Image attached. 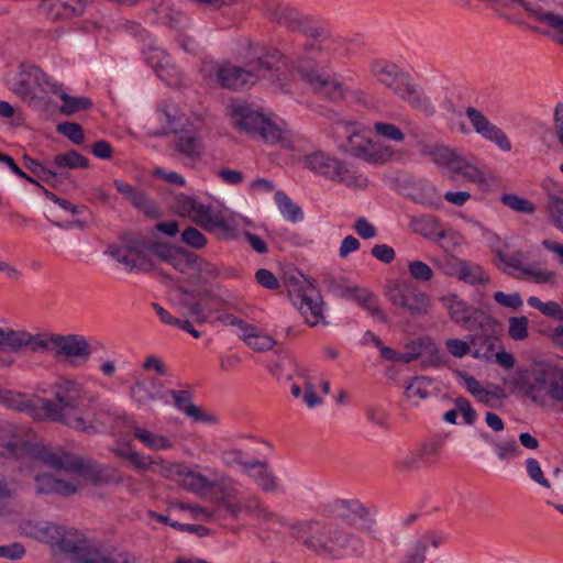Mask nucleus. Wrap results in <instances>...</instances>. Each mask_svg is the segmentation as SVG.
<instances>
[{
    "label": "nucleus",
    "instance_id": "nucleus-33",
    "mask_svg": "<svg viewBox=\"0 0 563 563\" xmlns=\"http://www.w3.org/2000/svg\"><path fill=\"white\" fill-rule=\"evenodd\" d=\"M222 496L218 499V506L223 508L232 518H239L243 512L242 501L234 503L238 496V489L234 482L230 477H222L218 489Z\"/></svg>",
    "mask_w": 563,
    "mask_h": 563
},
{
    "label": "nucleus",
    "instance_id": "nucleus-7",
    "mask_svg": "<svg viewBox=\"0 0 563 563\" xmlns=\"http://www.w3.org/2000/svg\"><path fill=\"white\" fill-rule=\"evenodd\" d=\"M234 129L267 144L283 141V130L267 115L246 101L232 102L227 108Z\"/></svg>",
    "mask_w": 563,
    "mask_h": 563
},
{
    "label": "nucleus",
    "instance_id": "nucleus-37",
    "mask_svg": "<svg viewBox=\"0 0 563 563\" xmlns=\"http://www.w3.org/2000/svg\"><path fill=\"white\" fill-rule=\"evenodd\" d=\"M130 396L137 406H143L156 400L168 404L166 394H158V391L152 389L144 379L136 380L130 387Z\"/></svg>",
    "mask_w": 563,
    "mask_h": 563
},
{
    "label": "nucleus",
    "instance_id": "nucleus-15",
    "mask_svg": "<svg viewBox=\"0 0 563 563\" xmlns=\"http://www.w3.org/2000/svg\"><path fill=\"white\" fill-rule=\"evenodd\" d=\"M341 148L351 156L377 165L390 161L394 156L390 146L375 143L355 130L349 134Z\"/></svg>",
    "mask_w": 563,
    "mask_h": 563
},
{
    "label": "nucleus",
    "instance_id": "nucleus-16",
    "mask_svg": "<svg viewBox=\"0 0 563 563\" xmlns=\"http://www.w3.org/2000/svg\"><path fill=\"white\" fill-rule=\"evenodd\" d=\"M430 154L438 166L448 168L454 174L463 175L473 183L483 180L482 170L471 164L457 150L445 145H435Z\"/></svg>",
    "mask_w": 563,
    "mask_h": 563
},
{
    "label": "nucleus",
    "instance_id": "nucleus-52",
    "mask_svg": "<svg viewBox=\"0 0 563 563\" xmlns=\"http://www.w3.org/2000/svg\"><path fill=\"white\" fill-rule=\"evenodd\" d=\"M475 398L487 407H495L498 401L506 398V395L499 385L490 384L489 388L483 387Z\"/></svg>",
    "mask_w": 563,
    "mask_h": 563
},
{
    "label": "nucleus",
    "instance_id": "nucleus-50",
    "mask_svg": "<svg viewBox=\"0 0 563 563\" xmlns=\"http://www.w3.org/2000/svg\"><path fill=\"white\" fill-rule=\"evenodd\" d=\"M481 135L496 144L501 151L509 152L511 150V142L506 133L494 123H489L488 126L481 133Z\"/></svg>",
    "mask_w": 563,
    "mask_h": 563
},
{
    "label": "nucleus",
    "instance_id": "nucleus-21",
    "mask_svg": "<svg viewBox=\"0 0 563 563\" xmlns=\"http://www.w3.org/2000/svg\"><path fill=\"white\" fill-rule=\"evenodd\" d=\"M170 472L177 476V482L192 494H203L212 489H219L221 484V478H208L185 464H174Z\"/></svg>",
    "mask_w": 563,
    "mask_h": 563
},
{
    "label": "nucleus",
    "instance_id": "nucleus-29",
    "mask_svg": "<svg viewBox=\"0 0 563 563\" xmlns=\"http://www.w3.org/2000/svg\"><path fill=\"white\" fill-rule=\"evenodd\" d=\"M404 101L410 104L417 111L430 117L434 113V107L421 88H419L410 77L406 85L397 93Z\"/></svg>",
    "mask_w": 563,
    "mask_h": 563
},
{
    "label": "nucleus",
    "instance_id": "nucleus-57",
    "mask_svg": "<svg viewBox=\"0 0 563 563\" xmlns=\"http://www.w3.org/2000/svg\"><path fill=\"white\" fill-rule=\"evenodd\" d=\"M128 200L139 210H142L144 213L150 214L153 210H155V205L147 197V195L140 188L135 187Z\"/></svg>",
    "mask_w": 563,
    "mask_h": 563
},
{
    "label": "nucleus",
    "instance_id": "nucleus-56",
    "mask_svg": "<svg viewBox=\"0 0 563 563\" xmlns=\"http://www.w3.org/2000/svg\"><path fill=\"white\" fill-rule=\"evenodd\" d=\"M180 239L183 243L197 250L203 249L208 243L206 235L194 227L186 228Z\"/></svg>",
    "mask_w": 563,
    "mask_h": 563
},
{
    "label": "nucleus",
    "instance_id": "nucleus-25",
    "mask_svg": "<svg viewBox=\"0 0 563 563\" xmlns=\"http://www.w3.org/2000/svg\"><path fill=\"white\" fill-rule=\"evenodd\" d=\"M32 454L36 460L55 470H65L74 473L87 472V466L80 459L71 457L66 453L59 455L44 445L35 446Z\"/></svg>",
    "mask_w": 563,
    "mask_h": 563
},
{
    "label": "nucleus",
    "instance_id": "nucleus-11",
    "mask_svg": "<svg viewBox=\"0 0 563 563\" xmlns=\"http://www.w3.org/2000/svg\"><path fill=\"white\" fill-rule=\"evenodd\" d=\"M36 88L44 92L57 95L60 90V84L54 81L36 65L21 64L14 80L13 92L23 101L33 103L37 98Z\"/></svg>",
    "mask_w": 563,
    "mask_h": 563
},
{
    "label": "nucleus",
    "instance_id": "nucleus-9",
    "mask_svg": "<svg viewBox=\"0 0 563 563\" xmlns=\"http://www.w3.org/2000/svg\"><path fill=\"white\" fill-rule=\"evenodd\" d=\"M331 515L350 527H358L360 530L374 540H380L377 520V509L371 510L358 499H335L330 505Z\"/></svg>",
    "mask_w": 563,
    "mask_h": 563
},
{
    "label": "nucleus",
    "instance_id": "nucleus-4",
    "mask_svg": "<svg viewBox=\"0 0 563 563\" xmlns=\"http://www.w3.org/2000/svg\"><path fill=\"white\" fill-rule=\"evenodd\" d=\"M54 399L38 398V408L53 422L67 426L76 431L92 433L96 427L82 415L86 391L77 380L59 377L52 385Z\"/></svg>",
    "mask_w": 563,
    "mask_h": 563
},
{
    "label": "nucleus",
    "instance_id": "nucleus-46",
    "mask_svg": "<svg viewBox=\"0 0 563 563\" xmlns=\"http://www.w3.org/2000/svg\"><path fill=\"white\" fill-rule=\"evenodd\" d=\"M432 379L427 376H415L406 386L405 396L407 399H427L430 397Z\"/></svg>",
    "mask_w": 563,
    "mask_h": 563
},
{
    "label": "nucleus",
    "instance_id": "nucleus-13",
    "mask_svg": "<svg viewBox=\"0 0 563 563\" xmlns=\"http://www.w3.org/2000/svg\"><path fill=\"white\" fill-rule=\"evenodd\" d=\"M442 305L446 308L451 320L457 325L474 332L475 324L485 330H492L495 324L494 317L481 308H473L455 294H449L440 298Z\"/></svg>",
    "mask_w": 563,
    "mask_h": 563
},
{
    "label": "nucleus",
    "instance_id": "nucleus-34",
    "mask_svg": "<svg viewBox=\"0 0 563 563\" xmlns=\"http://www.w3.org/2000/svg\"><path fill=\"white\" fill-rule=\"evenodd\" d=\"M352 299L363 309H365L373 318L386 323L388 321L387 316L383 312L379 307V300L377 296L367 290L358 287L350 289Z\"/></svg>",
    "mask_w": 563,
    "mask_h": 563
},
{
    "label": "nucleus",
    "instance_id": "nucleus-64",
    "mask_svg": "<svg viewBox=\"0 0 563 563\" xmlns=\"http://www.w3.org/2000/svg\"><path fill=\"white\" fill-rule=\"evenodd\" d=\"M548 209L553 222L563 229V199L558 196L550 197Z\"/></svg>",
    "mask_w": 563,
    "mask_h": 563
},
{
    "label": "nucleus",
    "instance_id": "nucleus-39",
    "mask_svg": "<svg viewBox=\"0 0 563 563\" xmlns=\"http://www.w3.org/2000/svg\"><path fill=\"white\" fill-rule=\"evenodd\" d=\"M275 203L285 220L298 223L303 220V211L299 205L294 202L283 190L275 191Z\"/></svg>",
    "mask_w": 563,
    "mask_h": 563
},
{
    "label": "nucleus",
    "instance_id": "nucleus-18",
    "mask_svg": "<svg viewBox=\"0 0 563 563\" xmlns=\"http://www.w3.org/2000/svg\"><path fill=\"white\" fill-rule=\"evenodd\" d=\"M165 115L170 131L175 134V151L192 163L199 161L205 150L202 139L196 133L180 130L172 114L166 112Z\"/></svg>",
    "mask_w": 563,
    "mask_h": 563
},
{
    "label": "nucleus",
    "instance_id": "nucleus-22",
    "mask_svg": "<svg viewBox=\"0 0 563 563\" xmlns=\"http://www.w3.org/2000/svg\"><path fill=\"white\" fill-rule=\"evenodd\" d=\"M225 320L228 323L238 327L240 338L254 351H269L276 343L271 335L262 332L258 327L251 324L243 319L233 314H228L225 316Z\"/></svg>",
    "mask_w": 563,
    "mask_h": 563
},
{
    "label": "nucleus",
    "instance_id": "nucleus-48",
    "mask_svg": "<svg viewBox=\"0 0 563 563\" xmlns=\"http://www.w3.org/2000/svg\"><path fill=\"white\" fill-rule=\"evenodd\" d=\"M23 165L27 170H30L32 174L31 176H33L38 181L51 179L54 176L52 173L53 166L52 164H47V161L40 162L35 158L24 155Z\"/></svg>",
    "mask_w": 563,
    "mask_h": 563
},
{
    "label": "nucleus",
    "instance_id": "nucleus-17",
    "mask_svg": "<svg viewBox=\"0 0 563 563\" xmlns=\"http://www.w3.org/2000/svg\"><path fill=\"white\" fill-rule=\"evenodd\" d=\"M71 563H137V558L128 550L104 548L86 539L79 556L73 559Z\"/></svg>",
    "mask_w": 563,
    "mask_h": 563
},
{
    "label": "nucleus",
    "instance_id": "nucleus-54",
    "mask_svg": "<svg viewBox=\"0 0 563 563\" xmlns=\"http://www.w3.org/2000/svg\"><path fill=\"white\" fill-rule=\"evenodd\" d=\"M57 132L66 136L74 144H82L85 141L84 129L76 122H63L56 128Z\"/></svg>",
    "mask_w": 563,
    "mask_h": 563
},
{
    "label": "nucleus",
    "instance_id": "nucleus-58",
    "mask_svg": "<svg viewBox=\"0 0 563 563\" xmlns=\"http://www.w3.org/2000/svg\"><path fill=\"white\" fill-rule=\"evenodd\" d=\"M128 200L139 210H142L144 213L150 214L153 210H155V205L147 197V195L140 188L135 187Z\"/></svg>",
    "mask_w": 563,
    "mask_h": 563
},
{
    "label": "nucleus",
    "instance_id": "nucleus-27",
    "mask_svg": "<svg viewBox=\"0 0 563 563\" xmlns=\"http://www.w3.org/2000/svg\"><path fill=\"white\" fill-rule=\"evenodd\" d=\"M199 227L210 233H216L219 239L232 241L238 238V231L233 223L225 219L221 212L208 210Z\"/></svg>",
    "mask_w": 563,
    "mask_h": 563
},
{
    "label": "nucleus",
    "instance_id": "nucleus-5",
    "mask_svg": "<svg viewBox=\"0 0 563 563\" xmlns=\"http://www.w3.org/2000/svg\"><path fill=\"white\" fill-rule=\"evenodd\" d=\"M294 64L277 48H268L256 60L253 69L223 63L217 69V82L225 89L239 90L253 85L260 77L284 80L292 71Z\"/></svg>",
    "mask_w": 563,
    "mask_h": 563
},
{
    "label": "nucleus",
    "instance_id": "nucleus-30",
    "mask_svg": "<svg viewBox=\"0 0 563 563\" xmlns=\"http://www.w3.org/2000/svg\"><path fill=\"white\" fill-rule=\"evenodd\" d=\"M35 489L38 495L70 496L77 492V487L66 481L55 478L47 473L37 474L34 478Z\"/></svg>",
    "mask_w": 563,
    "mask_h": 563
},
{
    "label": "nucleus",
    "instance_id": "nucleus-60",
    "mask_svg": "<svg viewBox=\"0 0 563 563\" xmlns=\"http://www.w3.org/2000/svg\"><path fill=\"white\" fill-rule=\"evenodd\" d=\"M454 405L457 406V410L463 416L464 423L473 426L476 422L478 415L467 398L463 396L456 397Z\"/></svg>",
    "mask_w": 563,
    "mask_h": 563
},
{
    "label": "nucleus",
    "instance_id": "nucleus-28",
    "mask_svg": "<svg viewBox=\"0 0 563 563\" xmlns=\"http://www.w3.org/2000/svg\"><path fill=\"white\" fill-rule=\"evenodd\" d=\"M147 18L152 23L157 25L166 26L170 30H181L188 18L186 14L178 10L169 8L167 4L161 3L157 7L152 8L147 12Z\"/></svg>",
    "mask_w": 563,
    "mask_h": 563
},
{
    "label": "nucleus",
    "instance_id": "nucleus-51",
    "mask_svg": "<svg viewBox=\"0 0 563 563\" xmlns=\"http://www.w3.org/2000/svg\"><path fill=\"white\" fill-rule=\"evenodd\" d=\"M443 441L441 439H432L419 448V456L424 466L431 465L438 461Z\"/></svg>",
    "mask_w": 563,
    "mask_h": 563
},
{
    "label": "nucleus",
    "instance_id": "nucleus-8",
    "mask_svg": "<svg viewBox=\"0 0 563 563\" xmlns=\"http://www.w3.org/2000/svg\"><path fill=\"white\" fill-rule=\"evenodd\" d=\"M328 547L318 541L310 542L317 555H324L331 560L355 559L365 554L366 547L363 538L336 525L329 530Z\"/></svg>",
    "mask_w": 563,
    "mask_h": 563
},
{
    "label": "nucleus",
    "instance_id": "nucleus-23",
    "mask_svg": "<svg viewBox=\"0 0 563 563\" xmlns=\"http://www.w3.org/2000/svg\"><path fill=\"white\" fill-rule=\"evenodd\" d=\"M496 257L507 267L521 273V277L538 285L554 284L556 274L553 271L538 269L537 264L523 265L520 256L506 255L501 251L496 252Z\"/></svg>",
    "mask_w": 563,
    "mask_h": 563
},
{
    "label": "nucleus",
    "instance_id": "nucleus-35",
    "mask_svg": "<svg viewBox=\"0 0 563 563\" xmlns=\"http://www.w3.org/2000/svg\"><path fill=\"white\" fill-rule=\"evenodd\" d=\"M211 206L199 202L191 196L181 195L176 200V210L183 217H191L199 227Z\"/></svg>",
    "mask_w": 563,
    "mask_h": 563
},
{
    "label": "nucleus",
    "instance_id": "nucleus-41",
    "mask_svg": "<svg viewBox=\"0 0 563 563\" xmlns=\"http://www.w3.org/2000/svg\"><path fill=\"white\" fill-rule=\"evenodd\" d=\"M133 435L144 446L153 451L166 450L172 448V442L165 435L156 434L141 427L133 428Z\"/></svg>",
    "mask_w": 563,
    "mask_h": 563
},
{
    "label": "nucleus",
    "instance_id": "nucleus-40",
    "mask_svg": "<svg viewBox=\"0 0 563 563\" xmlns=\"http://www.w3.org/2000/svg\"><path fill=\"white\" fill-rule=\"evenodd\" d=\"M221 462L228 467H241L245 474L256 459L251 457L250 454L241 449L232 448L221 452Z\"/></svg>",
    "mask_w": 563,
    "mask_h": 563
},
{
    "label": "nucleus",
    "instance_id": "nucleus-24",
    "mask_svg": "<svg viewBox=\"0 0 563 563\" xmlns=\"http://www.w3.org/2000/svg\"><path fill=\"white\" fill-rule=\"evenodd\" d=\"M372 75L396 95L411 77L402 71L396 64L387 60H374L369 64Z\"/></svg>",
    "mask_w": 563,
    "mask_h": 563
},
{
    "label": "nucleus",
    "instance_id": "nucleus-3",
    "mask_svg": "<svg viewBox=\"0 0 563 563\" xmlns=\"http://www.w3.org/2000/svg\"><path fill=\"white\" fill-rule=\"evenodd\" d=\"M297 30L308 37L303 44V55L295 59L288 57L292 64V70L297 69L300 77L316 90H324L332 100H342L345 96L341 82L332 80L325 73L321 62L314 60L316 56L329 53L334 44L332 35L318 22L308 16H302Z\"/></svg>",
    "mask_w": 563,
    "mask_h": 563
},
{
    "label": "nucleus",
    "instance_id": "nucleus-59",
    "mask_svg": "<svg viewBox=\"0 0 563 563\" xmlns=\"http://www.w3.org/2000/svg\"><path fill=\"white\" fill-rule=\"evenodd\" d=\"M408 272L417 282H430L433 277L432 268L422 261H412L408 264Z\"/></svg>",
    "mask_w": 563,
    "mask_h": 563
},
{
    "label": "nucleus",
    "instance_id": "nucleus-19",
    "mask_svg": "<svg viewBox=\"0 0 563 563\" xmlns=\"http://www.w3.org/2000/svg\"><path fill=\"white\" fill-rule=\"evenodd\" d=\"M305 165L316 175L339 183H344L345 176L349 173L342 161L322 151H317L307 155L305 158Z\"/></svg>",
    "mask_w": 563,
    "mask_h": 563
},
{
    "label": "nucleus",
    "instance_id": "nucleus-26",
    "mask_svg": "<svg viewBox=\"0 0 563 563\" xmlns=\"http://www.w3.org/2000/svg\"><path fill=\"white\" fill-rule=\"evenodd\" d=\"M263 11L269 20L286 26L290 31H296L302 19V15L296 9L284 4L280 0H265Z\"/></svg>",
    "mask_w": 563,
    "mask_h": 563
},
{
    "label": "nucleus",
    "instance_id": "nucleus-14",
    "mask_svg": "<svg viewBox=\"0 0 563 563\" xmlns=\"http://www.w3.org/2000/svg\"><path fill=\"white\" fill-rule=\"evenodd\" d=\"M386 296L395 307L415 318L428 314L431 307L429 296L406 282H395L388 287Z\"/></svg>",
    "mask_w": 563,
    "mask_h": 563
},
{
    "label": "nucleus",
    "instance_id": "nucleus-36",
    "mask_svg": "<svg viewBox=\"0 0 563 563\" xmlns=\"http://www.w3.org/2000/svg\"><path fill=\"white\" fill-rule=\"evenodd\" d=\"M416 233L429 239L441 240L446 236L443 230H439V220L430 214H422L420 217H413L410 221Z\"/></svg>",
    "mask_w": 563,
    "mask_h": 563
},
{
    "label": "nucleus",
    "instance_id": "nucleus-12",
    "mask_svg": "<svg viewBox=\"0 0 563 563\" xmlns=\"http://www.w3.org/2000/svg\"><path fill=\"white\" fill-rule=\"evenodd\" d=\"M288 297L305 317L310 327L323 322V301L320 291L309 280L294 282L288 287Z\"/></svg>",
    "mask_w": 563,
    "mask_h": 563
},
{
    "label": "nucleus",
    "instance_id": "nucleus-38",
    "mask_svg": "<svg viewBox=\"0 0 563 563\" xmlns=\"http://www.w3.org/2000/svg\"><path fill=\"white\" fill-rule=\"evenodd\" d=\"M47 164H52L54 168L64 172V169L88 168L89 159L76 150H69L55 155L52 161H47Z\"/></svg>",
    "mask_w": 563,
    "mask_h": 563
},
{
    "label": "nucleus",
    "instance_id": "nucleus-49",
    "mask_svg": "<svg viewBox=\"0 0 563 563\" xmlns=\"http://www.w3.org/2000/svg\"><path fill=\"white\" fill-rule=\"evenodd\" d=\"M500 201L510 209L525 214H532L537 209L533 202L516 194H504Z\"/></svg>",
    "mask_w": 563,
    "mask_h": 563
},
{
    "label": "nucleus",
    "instance_id": "nucleus-2",
    "mask_svg": "<svg viewBox=\"0 0 563 563\" xmlns=\"http://www.w3.org/2000/svg\"><path fill=\"white\" fill-rule=\"evenodd\" d=\"M27 347L34 353L53 352L56 357L64 356L71 366H79L89 360L92 351L103 349L101 342L92 346L79 334H32L25 330L0 331V352L18 353Z\"/></svg>",
    "mask_w": 563,
    "mask_h": 563
},
{
    "label": "nucleus",
    "instance_id": "nucleus-43",
    "mask_svg": "<svg viewBox=\"0 0 563 563\" xmlns=\"http://www.w3.org/2000/svg\"><path fill=\"white\" fill-rule=\"evenodd\" d=\"M242 508L245 515L263 521H268L273 517L272 511L255 494H251L242 500Z\"/></svg>",
    "mask_w": 563,
    "mask_h": 563
},
{
    "label": "nucleus",
    "instance_id": "nucleus-1",
    "mask_svg": "<svg viewBox=\"0 0 563 563\" xmlns=\"http://www.w3.org/2000/svg\"><path fill=\"white\" fill-rule=\"evenodd\" d=\"M104 254L122 264L128 272L148 273L154 269L153 255L181 274L194 272L197 254L166 242H150L132 233L121 236V243L109 244Z\"/></svg>",
    "mask_w": 563,
    "mask_h": 563
},
{
    "label": "nucleus",
    "instance_id": "nucleus-44",
    "mask_svg": "<svg viewBox=\"0 0 563 563\" xmlns=\"http://www.w3.org/2000/svg\"><path fill=\"white\" fill-rule=\"evenodd\" d=\"M457 279L470 285H484L489 282V277L482 266L466 260L463 261Z\"/></svg>",
    "mask_w": 563,
    "mask_h": 563
},
{
    "label": "nucleus",
    "instance_id": "nucleus-47",
    "mask_svg": "<svg viewBox=\"0 0 563 563\" xmlns=\"http://www.w3.org/2000/svg\"><path fill=\"white\" fill-rule=\"evenodd\" d=\"M52 7L56 10V15L73 19L84 14L86 2L84 0H54Z\"/></svg>",
    "mask_w": 563,
    "mask_h": 563
},
{
    "label": "nucleus",
    "instance_id": "nucleus-45",
    "mask_svg": "<svg viewBox=\"0 0 563 563\" xmlns=\"http://www.w3.org/2000/svg\"><path fill=\"white\" fill-rule=\"evenodd\" d=\"M63 101L59 110L62 113L66 115H71L81 110H88L92 107L93 102L89 97H73L66 92H63L62 89L57 93Z\"/></svg>",
    "mask_w": 563,
    "mask_h": 563
},
{
    "label": "nucleus",
    "instance_id": "nucleus-42",
    "mask_svg": "<svg viewBox=\"0 0 563 563\" xmlns=\"http://www.w3.org/2000/svg\"><path fill=\"white\" fill-rule=\"evenodd\" d=\"M495 324L492 325V330H485V328L475 324L474 331L475 334L470 335V344H472L475 349H479L489 344V342H496L503 331L501 323L494 318Z\"/></svg>",
    "mask_w": 563,
    "mask_h": 563
},
{
    "label": "nucleus",
    "instance_id": "nucleus-53",
    "mask_svg": "<svg viewBox=\"0 0 563 563\" xmlns=\"http://www.w3.org/2000/svg\"><path fill=\"white\" fill-rule=\"evenodd\" d=\"M529 320L526 316L509 318L508 334L515 341H522L529 335Z\"/></svg>",
    "mask_w": 563,
    "mask_h": 563
},
{
    "label": "nucleus",
    "instance_id": "nucleus-6",
    "mask_svg": "<svg viewBox=\"0 0 563 563\" xmlns=\"http://www.w3.org/2000/svg\"><path fill=\"white\" fill-rule=\"evenodd\" d=\"M514 385L540 407H545L549 400L563 402L562 367L547 363H534L518 371L514 378Z\"/></svg>",
    "mask_w": 563,
    "mask_h": 563
},
{
    "label": "nucleus",
    "instance_id": "nucleus-20",
    "mask_svg": "<svg viewBox=\"0 0 563 563\" xmlns=\"http://www.w3.org/2000/svg\"><path fill=\"white\" fill-rule=\"evenodd\" d=\"M289 529L295 539L301 540L303 545L314 553L310 542L318 541L328 547L329 530L332 529V523L319 519L296 520L289 525Z\"/></svg>",
    "mask_w": 563,
    "mask_h": 563
},
{
    "label": "nucleus",
    "instance_id": "nucleus-62",
    "mask_svg": "<svg viewBox=\"0 0 563 563\" xmlns=\"http://www.w3.org/2000/svg\"><path fill=\"white\" fill-rule=\"evenodd\" d=\"M495 452L498 459L505 461L518 456L521 450L515 440H510L496 443Z\"/></svg>",
    "mask_w": 563,
    "mask_h": 563
},
{
    "label": "nucleus",
    "instance_id": "nucleus-55",
    "mask_svg": "<svg viewBox=\"0 0 563 563\" xmlns=\"http://www.w3.org/2000/svg\"><path fill=\"white\" fill-rule=\"evenodd\" d=\"M374 131L380 137L390 140L394 142H402L405 140L404 132L395 124L387 122H375Z\"/></svg>",
    "mask_w": 563,
    "mask_h": 563
},
{
    "label": "nucleus",
    "instance_id": "nucleus-61",
    "mask_svg": "<svg viewBox=\"0 0 563 563\" xmlns=\"http://www.w3.org/2000/svg\"><path fill=\"white\" fill-rule=\"evenodd\" d=\"M526 468L529 477L541 485L542 487L549 488L550 482L545 478L543 471L538 460L529 457L526 461Z\"/></svg>",
    "mask_w": 563,
    "mask_h": 563
},
{
    "label": "nucleus",
    "instance_id": "nucleus-63",
    "mask_svg": "<svg viewBox=\"0 0 563 563\" xmlns=\"http://www.w3.org/2000/svg\"><path fill=\"white\" fill-rule=\"evenodd\" d=\"M194 273L199 274L205 279H216L219 277L218 267L206 258L197 255Z\"/></svg>",
    "mask_w": 563,
    "mask_h": 563
},
{
    "label": "nucleus",
    "instance_id": "nucleus-32",
    "mask_svg": "<svg viewBox=\"0 0 563 563\" xmlns=\"http://www.w3.org/2000/svg\"><path fill=\"white\" fill-rule=\"evenodd\" d=\"M264 493H275L279 488L278 477L269 468L267 461L255 460L245 473Z\"/></svg>",
    "mask_w": 563,
    "mask_h": 563
},
{
    "label": "nucleus",
    "instance_id": "nucleus-31",
    "mask_svg": "<svg viewBox=\"0 0 563 563\" xmlns=\"http://www.w3.org/2000/svg\"><path fill=\"white\" fill-rule=\"evenodd\" d=\"M142 54L145 63L154 69L157 77L167 85H170L172 81L164 75L165 70H174V65L170 64L167 53L163 48L153 45L151 40L148 45L142 49Z\"/></svg>",
    "mask_w": 563,
    "mask_h": 563
},
{
    "label": "nucleus",
    "instance_id": "nucleus-10",
    "mask_svg": "<svg viewBox=\"0 0 563 563\" xmlns=\"http://www.w3.org/2000/svg\"><path fill=\"white\" fill-rule=\"evenodd\" d=\"M32 536L40 542L47 543L52 548H56L60 552L68 554L70 561L79 556V552L87 539L78 530L52 522L35 525Z\"/></svg>",
    "mask_w": 563,
    "mask_h": 563
}]
</instances>
